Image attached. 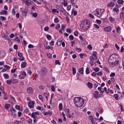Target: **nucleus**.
<instances>
[{
    "label": "nucleus",
    "mask_w": 124,
    "mask_h": 124,
    "mask_svg": "<svg viewBox=\"0 0 124 124\" xmlns=\"http://www.w3.org/2000/svg\"><path fill=\"white\" fill-rule=\"evenodd\" d=\"M0 18L4 21L6 19V18L5 17L3 16H0Z\"/></svg>",
    "instance_id": "43"
},
{
    "label": "nucleus",
    "mask_w": 124,
    "mask_h": 124,
    "mask_svg": "<svg viewBox=\"0 0 124 124\" xmlns=\"http://www.w3.org/2000/svg\"><path fill=\"white\" fill-rule=\"evenodd\" d=\"M86 54L84 53H81L79 54V55L81 59H83L84 57H83V56L86 55Z\"/></svg>",
    "instance_id": "31"
},
{
    "label": "nucleus",
    "mask_w": 124,
    "mask_h": 124,
    "mask_svg": "<svg viewBox=\"0 0 124 124\" xmlns=\"http://www.w3.org/2000/svg\"><path fill=\"white\" fill-rule=\"evenodd\" d=\"M7 12L6 11L3 10L2 11L0 12L1 15H5L7 14Z\"/></svg>",
    "instance_id": "27"
},
{
    "label": "nucleus",
    "mask_w": 124,
    "mask_h": 124,
    "mask_svg": "<svg viewBox=\"0 0 124 124\" xmlns=\"http://www.w3.org/2000/svg\"><path fill=\"white\" fill-rule=\"evenodd\" d=\"M47 72V70L46 68L45 67H43L41 69V72L42 75H45Z\"/></svg>",
    "instance_id": "5"
},
{
    "label": "nucleus",
    "mask_w": 124,
    "mask_h": 124,
    "mask_svg": "<svg viewBox=\"0 0 124 124\" xmlns=\"http://www.w3.org/2000/svg\"><path fill=\"white\" fill-rule=\"evenodd\" d=\"M16 41L19 43H20L21 41L20 38L18 37H16Z\"/></svg>",
    "instance_id": "44"
},
{
    "label": "nucleus",
    "mask_w": 124,
    "mask_h": 124,
    "mask_svg": "<svg viewBox=\"0 0 124 124\" xmlns=\"http://www.w3.org/2000/svg\"><path fill=\"white\" fill-rule=\"evenodd\" d=\"M29 1V0H27L25 3L26 5H27V6H29L30 3Z\"/></svg>",
    "instance_id": "62"
},
{
    "label": "nucleus",
    "mask_w": 124,
    "mask_h": 124,
    "mask_svg": "<svg viewBox=\"0 0 124 124\" xmlns=\"http://www.w3.org/2000/svg\"><path fill=\"white\" fill-rule=\"evenodd\" d=\"M115 5L114 3L112 2H111L108 3L107 6L108 7H112L114 6Z\"/></svg>",
    "instance_id": "15"
},
{
    "label": "nucleus",
    "mask_w": 124,
    "mask_h": 124,
    "mask_svg": "<svg viewBox=\"0 0 124 124\" xmlns=\"http://www.w3.org/2000/svg\"><path fill=\"white\" fill-rule=\"evenodd\" d=\"M113 11L114 12H116L117 13H118V14L119 12V9L118 8L116 7L113 8Z\"/></svg>",
    "instance_id": "16"
},
{
    "label": "nucleus",
    "mask_w": 124,
    "mask_h": 124,
    "mask_svg": "<svg viewBox=\"0 0 124 124\" xmlns=\"http://www.w3.org/2000/svg\"><path fill=\"white\" fill-rule=\"evenodd\" d=\"M26 63L25 62H22L21 64V67L22 68H24L26 66Z\"/></svg>",
    "instance_id": "21"
},
{
    "label": "nucleus",
    "mask_w": 124,
    "mask_h": 124,
    "mask_svg": "<svg viewBox=\"0 0 124 124\" xmlns=\"http://www.w3.org/2000/svg\"><path fill=\"white\" fill-rule=\"evenodd\" d=\"M24 112L25 113L27 114L29 113V110L27 108H26L24 110Z\"/></svg>",
    "instance_id": "46"
},
{
    "label": "nucleus",
    "mask_w": 124,
    "mask_h": 124,
    "mask_svg": "<svg viewBox=\"0 0 124 124\" xmlns=\"http://www.w3.org/2000/svg\"><path fill=\"white\" fill-rule=\"evenodd\" d=\"M115 73H111L110 76V77H113L115 76Z\"/></svg>",
    "instance_id": "51"
},
{
    "label": "nucleus",
    "mask_w": 124,
    "mask_h": 124,
    "mask_svg": "<svg viewBox=\"0 0 124 124\" xmlns=\"http://www.w3.org/2000/svg\"><path fill=\"white\" fill-rule=\"evenodd\" d=\"M47 56L49 58H51L52 57V56L51 54L48 53L47 54Z\"/></svg>",
    "instance_id": "64"
},
{
    "label": "nucleus",
    "mask_w": 124,
    "mask_h": 124,
    "mask_svg": "<svg viewBox=\"0 0 124 124\" xmlns=\"http://www.w3.org/2000/svg\"><path fill=\"white\" fill-rule=\"evenodd\" d=\"M113 97L115 98V99L116 100H118V95L117 94H114Z\"/></svg>",
    "instance_id": "23"
},
{
    "label": "nucleus",
    "mask_w": 124,
    "mask_h": 124,
    "mask_svg": "<svg viewBox=\"0 0 124 124\" xmlns=\"http://www.w3.org/2000/svg\"><path fill=\"white\" fill-rule=\"evenodd\" d=\"M61 44V42H59V41H58L56 43L57 45L58 46H60Z\"/></svg>",
    "instance_id": "59"
},
{
    "label": "nucleus",
    "mask_w": 124,
    "mask_h": 124,
    "mask_svg": "<svg viewBox=\"0 0 124 124\" xmlns=\"http://www.w3.org/2000/svg\"><path fill=\"white\" fill-rule=\"evenodd\" d=\"M94 26L96 28L99 29L100 28L99 26L96 24H94Z\"/></svg>",
    "instance_id": "47"
},
{
    "label": "nucleus",
    "mask_w": 124,
    "mask_h": 124,
    "mask_svg": "<svg viewBox=\"0 0 124 124\" xmlns=\"http://www.w3.org/2000/svg\"><path fill=\"white\" fill-rule=\"evenodd\" d=\"M78 71L79 73L81 74H83L84 68L83 67L81 68L78 70Z\"/></svg>",
    "instance_id": "17"
},
{
    "label": "nucleus",
    "mask_w": 124,
    "mask_h": 124,
    "mask_svg": "<svg viewBox=\"0 0 124 124\" xmlns=\"http://www.w3.org/2000/svg\"><path fill=\"white\" fill-rule=\"evenodd\" d=\"M28 92L30 94H31L33 93V90L31 87L28 88L27 89Z\"/></svg>",
    "instance_id": "12"
},
{
    "label": "nucleus",
    "mask_w": 124,
    "mask_h": 124,
    "mask_svg": "<svg viewBox=\"0 0 124 124\" xmlns=\"http://www.w3.org/2000/svg\"><path fill=\"white\" fill-rule=\"evenodd\" d=\"M75 50L78 51L79 52H80L81 51V49L80 48H78L77 47H76L75 48Z\"/></svg>",
    "instance_id": "53"
},
{
    "label": "nucleus",
    "mask_w": 124,
    "mask_h": 124,
    "mask_svg": "<svg viewBox=\"0 0 124 124\" xmlns=\"http://www.w3.org/2000/svg\"><path fill=\"white\" fill-rule=\"evenodd\" d=\"M90 63L91 66H93V65L94 58L93 56H90Z\"/></svg>",
    "instance_id": "7"
},
{
    "label": "nucleus",
    "mask_w": 124,
    "mask_h": 124,
    "mask_svg": "<svg viewBox=\"0 0 124 124\" xmlns=\"http://www.w3.org/2000/svg\"><path fill=\"white\" fill-rule=\"evenodd\" d=\"M85 73L86 74H89L90 73V71L88 68H87L85 70Z\"/></svg>",
    "instance_id": "30"
},
{
    "label": "nucleus",
    "mask_w": 124,
    "mask_h": 124,
    "mask_svg": "<svg viewBox=\"0 0 124 124\" xmlns=\"http://www.w3.org/2000/svg\"><path fill=\"white\" fill-rule=\"evenodd\" d=\"M71 8V5H68L67 7V10H68L69 11L70 10Z\"/></svg>",
    "instance_id": "55"
},
{
    "label": "nucleus",
    "mask_w": 124,
    "mask_h": 124,
    "mask_svg": "<svg viewBox=\"0 0 124 124\" xmlns=\"http://www.w3.org/2000/svg\"><path fill=\"white\" fill-rule=\"evenodd\" d=\"M3 76L5 79H8L9 78V76L8 74L4 73L3 74Z\"/></svg>",
    "instance_id": "22"
},
{
    "label": "nucleus",
    "mask_w": 124,
    "mask_h": 124,
    "mask_svg": "<svg viewBox=\"0 0 124 124\" xmlns=\"http://www.w3.org/2000/svg\"><path fill=\"white\" fill-rule=\"evenodd\" d=\"M46 37L48 40H50L52 38L50 35L48 34H46Z\"/></svg>",
    "instance_id": "32"
},
{
    "label": "nucleus",
    "mask_w": 124,
    "mask_h": 124,
    "mask_svg": "<svg viewBox=\"0 0 124 124\" xmlns=\"http://www.w3.org/2000/svg\"><path fill=\"white\" fill-rule=\"evenodd\" d=\"M104 12V9L100 8H97L95 11H93V13L94 14L99 17H101Z\"/></svg>",
    "instance_id": "4"
},
{
    "label": "nucleus",
    "mask_w": 124,
    "mask_h": 124,
    "mask_svg": "<svg viewBox=\"0 0 124 124\" xmlns=\"http://www.w3.org/2000/svg\"><path fill=\"white\" fill-rule=\"evenodd\" d=\"M62 12H63L64 15H67V14H68V13L65 10V9L64 8L62 10V11H61Z\"/></svg>",
    "instance_id": "39"
},
{
    "label": "nucleus",
    "mask_w": 124,
    "mask_h": 124,
    "mask_svg": "<svg viewBox=\"0 0 124 124\" xmlns=\"http://www.w3.org/2000/svg\"><path fill=\"white\" fill-rule=\"evenodd\" d=\"M93 95L95 98L97 99L99 98L100 96L99 95V92L97 91H95L93 94Z\"/></svg>",
    "instance_id": "9"
},
{
    "label": "nucleus",
    "mask_w": 124,
    "mask_h": 124,
    "mask_svg": "<svg viewBox=\"0 0 124 124\" xmlns=\"http://www.w3.org/2000/svg\"><path fill=\"white\" fill-rule=\"evenodd\" d=\"M93 56H94L95 58H97V52L95 51H93Z\"/></svg>",
    "instance_id": "25"
},
{
    "label": "nucleus",
    "mask_w": 124,
    "mask_h": 124,
    "mask_svg": "<svg viewBox=\"0 0 124 124\" xmlns=\"http://www.w3.org/2000/svg\"><path fill=\"white\" fill-rule=\"evenodd\" d=\"M10 105L8 104H7L5 105V107L7 109H9L10 107Z\"/></svg>",
    "instance_id": "36"
},
{
    "label": "nucleus",
    "mask_w": 124,
    "mask_h": 124,
    "mask_svg": "<svg viewBox=\"0 0 124 124\" xmlns=\"http://www.w3.org/2000/svg\"><path fill=\"white\" fill-rule=\"evenodd\" d=\"M78 32L77 31H76L74 32V35L76 36H78Z\"/></svg>",
    "instance_id": "48"
},
{
    "label": "nucleus",
    "mask_w": 124,
    "mask_h": 124,
    "mask_svg": "<svg viewBox=\"0 0 124 124\" xmlns=\"http://www.w3.org/2000/svg\"><path fill=\"white\" fill-rule=\"evenodd\" d=\"M18 55L19 57V59L20 60L24 61V58L23 56V55L21 53H18Z\"/></svg>",
    "instance_id": "10"
},
{
    "label": "nucleus",
    "mask_w": 124,
    "mask_h": 124,
    "mask_svg": "<svg viewBox=\"0 0 124 124\" xmlns=\"http://www.w3.org/2000/svg\"><path fill=\"white\" fill-rule=\"evenodd\" d=\"M93 70L96 72H98L100 70V69L98 67H96L93 69Z\"/></svg>",
    "instance_id": "34"
},
{
    "label": "nucleus",
    "mask_w": 124,
    "mask_h": 124,
    "mask_svg": "<svg viewBox=\"0 0 124 124\" xmlns=\"http://www.w3.org/2000/svg\"><path fill=\"white\" fill-rule=\"evenodd\" d=\"M104 70L106 72L108 73H109V71L108 69L106 67H104Z\"/></svg>",
    "instance_id": "33"
},
{
    "label": "nucleus",
    "mask_w": 124,
    "mask_h": 124,
    "mask_svg": "<svg viewBox=\"0 0 124 124\" xmlns=\"http://www.w3.org/2000/svg\"><path fill=\"white\" fill-rule=\"evenodd\" d=\"M74 101L75 106L78 107L82 106L84 103V99L80 97H75L74 100Z\"/></svg>",
    "instance_id": "3"
},
{
    "label": "nucleus",
    "mask_w": 124,
    "mask_h": 124,
    "mask_svg": "<svg viewBox=\"0 0 124 124\" xmlns=\"http://www.w3.org/2000/svg\"><path fill=\"white\" fill-rule=\"evenodd\" d=\"M34 46L31 44H30L28 46V47L29 48H32L34 47Z\"/></svg>",
    "instance_id": "52"
},
{
    "label": "nucleus",
    "mask_w": 124,
    "mask_h": 124,
    "mask_svg": "<svg viewBox=\"0 0 124 124\" xmlns=\"http://www.w3.org/2000/svg\"><path fill=\"white\" fill-rule=\"evenodd\" d=\"M111 29V27L110 26H108L105 28L104 29V30L106 32H109Z\"/></svg>",
    "instance_id": "13"
},
{
    "label": "nucleus",
    "mask_w": 124,
    "mask_h": 124,
    "mask_svg": "<svg viewBox=\"0 0 124 124\" xmlns=\"http://www.w3.org/2000/svg\"><path fill=\"white\" fill-rule=\"evenodd\" d=\"M43 108L42 109V110H43V107H42L41 106H38V107L37 108V109L39 110H41V109L42 108Z\"/></svg>",
    "instance_id": "57"
},
{
    "label": "nucleus",
    "mask_w": 124,
    "mask_h": 124,
    "mask_svg": "<svg viewBox=\"0 0 124 124\" xmlns=\"http://www.w3.org/2000/svg\"><path fill=\"white\" fill-rule=\"evenodd\" d=\"M102 74L103 73L101 71H100L97 73V75L99 76H101L102 75Z\"/></svg>",
    "instance_id": "60"
},
{
    "label": "nucleus",
    "mask_w": 124,
    "mask_h": 124,
    "mask_svg": "<svg viewBox=\"0 0 124 124\" xmlns=\"http://www.w3.org/2000/svg\"><path fill=\"white\" fill-rule=\"evenodd\" d=\"M16 109L22 111V107L19 105H16Z\"/></svg>",
    "instance_id": "18"
},
{
    "label": "nucleus",
    "mask_w": 124,
    "mask_h": 124,
    "mask_svg": "<svg viewBox=\"0 0 124 124\" xmlns=\"http://www.w3.org/2000/svg\"><path fill=\"white\" fill-rule=\"evenodd\" d=\"M116 56L115 54L111 55L108 58V63L111 66L114 67L118 65L119 61L116 60Z\"/></svg>",
    "instance_id": "2"
},
{
    "label": "nucleus",
    "mask_w": 124,
    "mask_h": 124,
    "mask_svg": "<svg viewBox=\"0 0 124 124\" xmlns=\"http://www.w3.org/2000/svg\"><path fill=\"white\" fill-rule=\"evenodd\" d=\"M22 115V113L21 112L19 111L18 113V116L19 117H20Z\"/></svg>",
    "instance_id": "50"
},
{
    "label": "nucleus",
    "mask_w": 124,
    "mask_h": 124,
    "mask_svg": "<svg viewBox=\"0 0 124 124\" xmlns=\"http://www.w3.org/2000/svg\"><path fill=\"white\" fill-rule=\"evenodd\" d=\"M97 75L96 73L94 72H93L92 73V74H91V75L93 77H95Z\"/></svg>",
    "instance_id": "54"
},
{
    "label": "nucleus",
    "mask_w": 124,
    "mask_h": 124,
    "mask_svg": "<svg viewBox=\"0 0 124 124\" xmlns=\"http://www.w3.org/2000/svg\"><path fill=\"white\" fill-rule=\"evenodd\" d=\"M54 22L55 23H57L59 22V21L57 18H55L54 19Z\"/></svg>",
    "instance_id": "40"
},
{
    "label": "nucleus",
    "mask_w": 124,
    "mask_h": 124,
    "mask_svg": "<svg viewBox=\"0 0 124 124\" xmlns=\"http://www.w3.org/2000/svg\"><path fill=\"white\" fill-rule=\"evenodd\" d=\"M39 99L41 101H42L43 100V99L42 98V96L41 95H39Z\"/></svg>",
    "instance_id": "63"
},
{
    "label": "nucleus",
    "mask_w": 124,
    "mask_h": 124,
    "mask_svg": "<svg viewBox=\"0 0 124 124\" xmlns=\"http://www.w3.org/2000/svg\"><path fill=\"white\" fill-rule=\"evenodd\" d=\"M55 64H58L59 65H60V63L59 62L58 60H56L55 61Z\"/></svg>",
    "instance_id": "45"
},
{
    "label": "nucleus",
    "mask_w": 124,
    "mask_h": 124,
    "mask_svg": "<svg viewBox=\"0 0 124 124\" xmlns=\"http://www.w3.org/2000/svg\"><path fill=\"white\" fill-rule=\"evenodd\" d=\"M51 90L53 92H54L55 91V88L54 87V86H53L52 85L51 86Z\"/></svg>",
    "instance_id": "56"
},
{
    "label": "nucleus",
    "mask_w": 124,
    "mask_h": 124,
    "mask_svg": "<svg viewBox=\"0 0 124 124\" xmlns=\"http://www.w3.org/2000/svg\"><path fill=\"white\" fill-rule=\"evenodd\" d=\"M62 107L63 106L62 103H60L59 105V108L60 109H62Z\"/></svg>",
    "instance_id": "49"
},
{
    "label": "nucleus",
    "mask_w": 124,
    "mask_h": 124,
    "mask_svg": "<svg viewBox=\"0 0 124 124\" xmlns=\"http://www.w3.org/2000/svg\"><path fill=\"white\" fill-rule=\"evenodd\" d=\"M26 76V74L25 72L23 71V73L19 75V78L20 79L24 78Z\"/></svg>",
    "instance_id": "6"
},
{
    "label": "nucleus",
    "mask_w": 124,
    "mask_h": 124,
    "mask_svg": "<svg viewBox=\"0 0 124 124\" xmlns=\"http://www.w3.org/2000/svg\"><path fill=\"white\" fill-rule=\"evenodd\" d=\"M56 8L59 10V11L61 12L64 9L62 6H60L59 5H57Z\"/></svg>",
    "instance_id": "11"
},
{
    "label": "nucleus",
    "mask_w": 124,
    "mask_h": 124,
    "mask_svg": "<svg viewBox=\"0 0 124 124\" xmlns=\"http://www.w3.org/2000/svg\"><path fill=\"white\" fill-rule=\"evenodd\" d=\"M60 26V25L59 24H58L56 26V29L58 30H59Z\"/></svg>",
    "instance_id": "61"
},
{
    "label": "nucleus",
    "mask_w": 124,
    "mask_h": 124,
    "mask_svg": "<svg viewBox=\"0 0 124 124\" xmlns=\"http://www.w3.org/2000/svg\"><path fill=\"white\" fill-rule=\"evenodd\" d=\"M72 69L73 70V73L74 74H75L76 73V68L74 67L72 68Z\"/></svg>",
    "instance_id": "35"
},
{
    "label": "nucleus",
    "mask_w": 124,
    "mask_h": 124,
    "mask_svg": "<svg viewBox=\"0 0 124 124\" xmlns=\"http://www.w3.org/2000/svg\"><path fill=\"white\" fill-rule=\"evenodd\" d=\"M87 48L90 50H91L92 49V47L91 45H89L88 46Z\"/></svg>",
    "instance_id": "41"
},
{
    "label": "nucleus",
    "mask_w": 124,
    "mask_h": 124,
    "mask_svg": "<svg viewBox=\"0 0 124 124\" xmlns=\"http://www.w3.org/2000/svg\"><path fill=\"white\" fill-rule=\"evenodd\" d=\"M90 22L89 20L86 19L83 20L81 22L79 29L81 31L86 30L89 27Z\"/></svg>",
    "instance_id": "1"
},
{
    "label": "nucleus",
    "mask_w": 124,
    "mask_h": 124,
    "mask_svg": "<svg viewBox=\"0 0 124 124\" xmlns=\"http://www.w3.org/2000/svg\"><path fill=\"white\" fill-rule=\"evenodd\" d=\"M28 10V8H25L24 10L23 13L24 14L25 16H26L27 15V13Z\"/></svg>",
    "instance_id": "28"
},
{
    "label": "nucleus",
    "mask_w": 124,
    "mask_h": 124,
    "mask_svg": "<svg viewBox=\"0 0 124 124\" xmlns=\"http://www.w3.org/2000/svg\"><path fill=\"white\" fill-rule=\"evenodd\" d=\"M15 110L14 108H12L10 109L11 113L12 116H15Z\"/></svg>",
    "instance_id": "14"
},
{
    "label": "nucleus",
    "mask_w": 124,
    "mask_h": 124,
    "mask_svg": "<svg viewBox=\"0 0 124 124\" xmlns=\"http://www.w3.org/2000/svg\"><path fill=\"white\" fill-rule=\"evenodd\" d=\"M109 20L111 23H113L115 21V19L110 16L109 18Z\"/></svg>",
    "instance_id": "26"
},
{
    "label": "nucleus",
    "mask_w": 124,
    "mask_h": 124,
    "mask_svg": "<svg viewBox=\"0 0 124 124\" xmlns=\"http://www.w3.org/2000/svg\"><path fill=\"white\" fill-rule=\"evenodd\" d=\"M10 98L12 100V101H14V102L15 101V98L13 96H12L11 95L10 96Z\"/></svg>",
    "instance_id": "42"
},
{
    "label": "nucleus",
    "mask_w": 124,
    "mask_h": 124,
    "mask_svg": "<svg viewBox=\"0 0 124 124\" xmlns=\"http://www.w3.org/2000/svg\"><path fill=\"white\" fill-rule=\"evenodd\" d=\"M27 73L29 74L30 75H31L32 74V72L31 71L30 68H28L27 69Z\"/></svg>",
    "instance_id": "24"
},
{
    "label": "nucleus",
    "mask_w": 124,
    "mask_h": 124,
    "mask_svg": "<svg viewBox=\"0 0 124 124\" xmlns=\"http://www.w3.org/2000/svg\"><path fill=\"white\" fill-rule=\"evenodd\" d=\"M31 117H32L33 118H37L36 116L35 115V114H34V112H33L32 113L31 115Z\"/></svg>",
    "instance_id": "38"
},
{
    "label": "nucleus",
    "mask_w": 124,
    "mask_h": 124,
    "mask_svg": "<svg viewBox=\"0 0 124 124\" xmlns=\"http://www.w3.org/2000/svg\"><path fill=\"white\" fill-rule=\"evenodd\" d=\"M120 17L121 19H124V13L123 12H121L120 14Z\"/></svg>",
    "instance_id": "20"
},
{
    "label": "nucleus",
    "mask_w": 124,
    "mask_h": 124,
    "mask_svg": "<svg viewBox=\"0 0 124 124\" xmlns=\"http://www.w3.org/2000/svg\"><path fill=\"white\" fill-rule=\"evenodd\" d=\"M34 104V102L31 101L28 103V105L30 108H33Z\"/></svg>",
    "instance_id": "8"
},
{
    "label": "nucleus",
    "mask_w": 124,
    "mask_h": 124,
    "mask_svg": "<svg viewBox=\"0 0 124 124\" xmlns=\"http://www.w3.org/2000/svg\"><path fill=\"white\" fill-rule=\"evenodd\" d=\"M89 17L91 18H94V16L91 14H89Z\"/></svg>",
    "instance_id": "58"
},
{
    "label": "nucleus",
    "mask_w": 124,
    "mask_h": 124,
    "mask_svg": "<svg viewBox=\"0 0 124 124\" xmlns=\"http://www.w3.org/2000/svg\"><path fill=\"white\" fill-rule=\"evenodd\" d=\"M87 85L88 87L90 88H92L93 87V84L89 82H88Z\"/></svg>",
    "instance_id": "19"
},
{
    "label": "nucleus",
    "mask_w": 124,
    "mask_h": 124,
    "mask_svg": "<svg viewBox=\"0 0 124 124\" xmlns=\"http://www.w3.org/2000/svg\"><path fill=\"white\" fill-rule=\"evenodd\" d=\"M69 39L70 40H73L74 39V37L72 35H71L69 36Z\"/></svg>",
    "instance_id": "37"
},
{
    "label": "nucleus",
    "mask_w": 124,
    "mask_h": 124,
    "mask_svg": "<svg viewBox=\"0 0 124 124\" xmlns=\"http://www.w3.org/2000/svg\"><path fill=\"white\" fill-rule=\"evenodd\" d=\"M117 2L118 3L122 5L123 4L124 1L123 0H118Z\"/></svg>",
    "instance_id": "29"
}]
</instances>
